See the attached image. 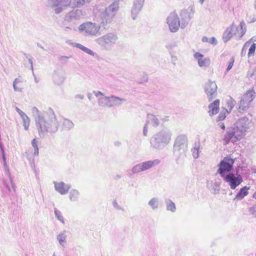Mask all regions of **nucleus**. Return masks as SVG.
I'll return each mask as SVG.
<instances>
[{"mask_svg":"<svg viewBox=\"0 0 256 256\" xmlns=\"http://www.w3.org/2000/svg\"><path fill=\"white\" fill-rule=\"evenodd\" d=\"M118 9V2H114L101 13V22L100 24L87 22L80 24L78 27L79 32L86 36H98L101 34V27L106 28V24L111 22L112 18Z\"/></svg>","mask_w":256,"mask_h":256,"instance_id":"f257e3e1","label":"nucleus"},{"mask_svg":"<svg viewBox=\"0 0 256 256\" xmlns=\"http://www.w3.org/2000/svg\"><path fill=\"white\" fill-rule=\"evenodd\" d=\"M32 111L40 138L44 137L46 132L55 133L58 131L59 123L52 108L41 112L34 106Z\"/></svg>","mask_w":256,"mask_h":256,"instance_id":"f03ea898","label":"nucleus"},{"mask_svg":"<svg viewBox=\"0 0 256 256\" xmlns=\"http://www.w3.org/2000/svg\"><path fill=\"white\" fill-rule=\"evenodd\" d=\"M252 124V120L248 118L244 117L238 119L232 132H228L224 135L223 138L224 144H228L230 141L235 142L244 138L249 132Z\"/></svg>","mask_w":256,"mask_h":256,"instance_id":"7ed1b4c3","label":"nucleus"},{"mask_svg":"<svg viewBox=\"0 0 256 256\" xmlns=\"http://www.w3.org/2000/svg\"><path fill=\"white\" fill-rule=\"evenodd\" d=\"M118 40V36L116 34L109 32L96 39L94 41L103 48L106 50L114 44Z\"/></svg>","mask_w":256,"mask_h":256,"instance_id":"20e7f679","label":"nucleus"},{"mask_svg":"<svg viewBox=\"0 0 256 256\" xmlns=\"http://www.w3.org/2000/svg\"><path fill=\"white\" fill-rule=\"evenodd\" d=\"M256 92L254 88L248 90L242 98L238 108L240 112H244L251 106L252 102L254 99Z\"/></svg>","mask_w":256,"mask_h":256,"instance_id":"39448f33","label":"nucleus"},{"mask_svg":"<svg viewBox=\"0 0 256 256\" xmlns=\"http://www.w3.org/2000/svg\"><path fill=\"white\" fill-rule=\"evenodd\" d=\"M70 0H48V4L56 14H59L70 4Z\"/></svg>","mask_w":256,"mask_h":256,"instance_id":"423d86ee","label":"nucleus"},{"mask_svg":"<svg viewBox=\"0 0 256 256\" xmlns=\"http://www.w3.org/2000/svg\"><path fill=\"white\" fill-rule=\"evenodd\" d=\"M167 23L172 32H176L180 27V22L177 14L171 12L167 18Z\"/></svg>","mask_w":256,"mask_h":256,"instance_id":"0eeeda50","label":"nucleus"},{"mask_svg":"<svg viewBox=\"0 0 256 256\" xmlns=\"http://www.w3.org/2000/svg\"><path fill=\"white\" fill-rule=\"evenodd\" d=\"M234 161L230 156L224 158L220 162L218 172L223 176L222 174L226 172H229L231 170Z\"/></svg>","mask_w":256,"mask_h":256,"instance_id":"6e6552de","label":"nucleus"},{"mask_svg":"<svg viewBox=\"0 0 256 256\" xmlns=\"http://www.w3.org/2000/svg\"><path fill=\"white\" fill-rule=\"evenodd\" d=\"M84 16L82 10L74 8L65 16L64 20L68 22H74L82 18Z\"/></svg>","mask_w":256,"mask_h":256,"instance_id":"1a4fd4ad","label":"nucleus"},{"mask_svg":"<svg viewBox=\"0 0 256 256\" xmlns=\"http://www.w3.org/2000/svg\"><path fill=\"white\" fill-rule=\"evenodd\" d=\"M225 180L230 183V187L232 189H235L242 182V177L238 175L236 177L233 174H229L225 178Z\"/></svg>","mask_w":256,"mask_h":256,"instance_id":"9d476101","label":"nucleus"},{"mask_svg":"<svg viewBox=\"0 0 256 256\" xmlns=\"http://www.w3.org/2000/svg\"><path fill=\"white\" fill-rule=\"evenodd\" d=\"M205 92L211 100L216 94L217 86L214 82H209L205 86Z\"/></svg>","mask_w":256,"mask_h":256,"instance_id":"9b49d317","label":"nucleus"},{"mask_svg":"<svg viewBox=\"0 0 256 256\" xmlns=\"http://www.w3.org/2000/svg\"><path fill=\"white\" fill-rule=\"evenodd\" d=\"M0 149L2 154V159L4 162V166L6 174L10 177V181L12 183V188L15 191V186L12 182V178L10 177V173L9 170V168L6 163V156L4 152V148L3 144L0 141Z\"/></svg>","mask_w":256,"mask_h":256,"instance_id":"f8f14e48","label":"nucleus"},{"mask_svg":"<svg viewBox=\"0 0 256 256\" xmlns=\"http://www.w3.org/2000/svg\"><path fill=\"white\" fill-rule=\"evenodd\" d=\"M144 0H136L132 10V16L133 20H136V15L142 8Z\"/></svg>","mask_w":256,"mask_h":256,"instance_id":"ddd939ff","label":"nucleus"},{"mask_svg":"<svg viewBox=\"0 0 256 256\" xmlns=\"http://www.w3.org/2000/svg\"><path fill=\"white\" fill-rule=\"evenodd\" d=\"M54 188L56 190L61 194H66L70 188V186L66 184L63 182H54Z\"/></svg>","mask_w":256,"mask_h":256,"instance_id":"4468645a","label":"nucleus"},{"mask_svg":"<svg viewBox=\"0 0 256 256\" xmlns=\"http://www.w3.org/2000/svg\"><path fill=\"white\" fill-rule=\"evenodd\" d=\"M194 58L198 60L199 66H208L210 64V60L208 58H204L202 54L199 52H196L194 55Z\"/></svg>","mask_w":256,"mask_h":256,"instance_id":"2eb2a0df","label":"nucleus"},{"mask_svg":"<svg viewBox=\"0 0 256 256\" xmlns=\"http://www.w3.org/2000/svg\"><path fill=\"white\" fill-rule=\"evenodd\" d=\"M220 100H216L208 106V113L210 116L218 114L219 110Z\"/></svg>","mask_w":256,"mask_h":256,"instance_id":"dca6fc26","label":"nucleus"},{"mask_svg":"<svg viewBox=\"0 0 256 256\" xmlns=\"http://www.w3.org/2000/svg\"><path fill=\"white\" fill-rule=\"evenodd\" d=\"M187 144L188 142L186 138L184 136H180L176 139L174 147L176 149L179 150L182 146V148H186Z\"/></svg>","mask_w":256,"mask_h":256,"instance_id":"f3484780","label":"nucleus"},{"mask_svg":"<svg viewBox=\"0 0 256 256\" xmlns=\"http://www.w3.org/2000/svg\"><path fill=\"white\" fill-rule=\"evenodd\" d=\"M53 81L54 82L58 85H60L63 84L64 78L63 76L62 72L55 70L53 74Z\"/></svg>","mask_w":256,"mask_h":256,"instance_id":"a211bd4d","label":"nucleus"},{"mask_svg":"<svg viewBox=\"0 0 256 256\" xmlns=\"http://www.w3.org/2000/svg\"><path fill=\"white\" fill-rule=\"evenodd\" d=\"M110 96H104L98 99V105L102 107L111 108Z\"/></svg>","mask_w":256,"mask_h":256,"instance_id":"6ab92c4d","label":"nucleus"},{"mask_svg":"<svg viewBox=\"0 0 256 256\" xmlns=\"http://www.w3.org/2000/svg\"><path fill=\"white\" fill-rule=\"evenodd\" d=\"M236 34L235 28L232 26L228 28L223 35V39L225 42L229 40L234 35Z\"/></svg>","mask_w":256,"mask_h":256,"instance_id":"aec40b11","label":"nucleus"},{"mask_svg":"<svg viewBox=\"0 0 256 256\" xmlns=\"http://www.w3.org/2000/svg\"><path fill=\"white\" fill-rule=\"evenodd\" d=\"M73 46L80 49V50H82L83 52H85L86 53L92 56H98L97 54H96V52H93L90 49L82 46V44H80L74 43V44H73Z\"/></svg>","mask_w":256,"mask_h":256,"instance_id":"412c9836","label":"nucleus"},{"mask_svg":"<svg viewBox=\"0 0 256 256\" xmlns=\"http://www.w3.org/2000/svg\"><path fill=\"white\" fill-rule=\"evenodd\" d=\"M249 190L250 187H248L246 186H244L240 188L239 192L236 195L235 199H237L238 200L242 199L244 196L248 194Z\"/></svg>","mask_w":256,"mask_h":256,"instance_id":"4be33fe9","label":"nucleus"},{"mask_svg":"<svg viewBox=\"0 0 256 256\" xmlns=\"http://www.w3.org/2000/svg\"><path fill=\"white\" fill-rule=\"evenodd\" d=\"M110 104H112L111 107L114 106H120L122 102H124L126 100L124 98H120V97L112 96H110Z\"/></svg>","mask_w":256,"mask_h":256,"instance_id":"5701e85b","label":"nucleus"},{"mask_svg":"<svg viewBox=\"0 0 256 256\" xmlns=\"http://www.w3.org/2000/svg\"><path fill=\"white\" fill-rule=\"evenodd\" d=\"M74 126V124L70 120L68 119H64L62 124V128L63 130H70Z\"/></svg>","mask_w":256,"mask_h":256,"instance_id":"b1692460","label":"nucleus"},{"mask_svg":"<svg viewBox=\"0 0 256 256\" xmlns=\"http://www.w3.org/2000/svg\"><path fill=\"white\" fill-rule=\"evenodd\" d=\"M66 236L65 234L64 231H63V232H60L57 236V240L59 242L60 244L62 246H64V244H66Z\"/></svg>","mask_w":256,"mask_h":256,"instance_id":"393cba45","label":"nucleus"},{"mask_svg":"<svg viewBox=\"0 0 256 256\" xmlns=\"http://www.w3.org/2000/svg\"><path fill=\"white\" fill-rule=\"evenodd\" d=\"M80 193L78 191L76 190H72L70 192V199L71 201H76L78 198Z\"/></svg>","mask_w":256,"mask_h":256,"instance_id":"a878e982","label":"nucleus"},{"mask_svg":"<svg viewBox=\"0 0 256 256\" xmlns=\"http://www.w3.org/2000/svg\"><path fill=\"white\" fill-rule=\"evenodd\" d=\"M143 170H144V162L135 166L132 170L133 174H137Z\"/></svg>","mask_w":256,"mask_h":256,"instance_id":"bb28decb","label":"nucleus"},{"mask_svg":"<svg viewBox=\"0 0 256 256\" xmlns=\"http://www.w3.org/2000/svg\"><path fill=\"white\" fill-rule=\"evenodd\" d=\"M23 121V125L24 128V130H27L28 129L30 124V119L28 116L26 114L24 115V117L22 118Z\"/></svg>","mask_w":256,"mask_h":256,"instance_id":"cd10ccee","label":"nucleus"},{"mask_svg":"<svg viewBox=\"0 0 256 256\" xmlns=\"http://www.w3.org/2000/svg\"><path fill=\"white\" fill-rule=\"evenodd\" d=\"M228 113V112L226 108H222V111H221L220 113V114L218 115V120L222 121V120H224L226 118V114Z\"/></svg>","mask_w":256,"mask_h":256,"instance_id":"c85d7f7f","label":"nucleus"},{"mask_svg":"<svg viewBox=\"0 0 256 256\" xmlns=\"http://www.w3.org/2000/svg\"><path fill=\"white\" fill-rule=\"evenodd\" d=\"M54 214L56 217L57 218L58 220H59L60 222H62V224L64 223V217L62 216L61 212L58 210L57 208H54Z\"/></svg>","mask_w":256,"mask_h":256,"instance_id":"c756f323","label":"nucleus"},{"mask_svg":"<svg viewBox=\"0 0 256 256\" xmlns=\"http://www.w3.org/2000/svg\"><path fill=\"white\" fill-rule=\"evenodd\" d=\"M32 145L34 148V156L38 155V142L36 139H33L32 141Z\"/></svg>","mask_w":256,"mask_h":256,"instance_id":"7c9ffc66","label":"nucleus"},{"mask_svg":"<svg viewBox=\"0 0 256 256\" xmlns=\"http://www.w3.org/2000/svg\"><path fill=\"white\" fill-rule=\"evenodd\" d=\"M256 48V44L254 43L252 44L248 50V56L250 57L252 56H253L254 54L255 50Z\"/></svg>","mask_w":256,"mask_h":256,"instance_id":"2f4dec72","label":"nucleus"},{"mask_svg":"<svg viewBox=\"0 0 256 256\" xmlns=\"http://www.w3.org/2000/svg\"><path fill=\"white\" fill-rule=\"evenodd\" d=\"M24 56L25 58H27L28 60V62L30 64V68L32 71V72L34 73V68H33V64H32V56L30 54H27L26 53L24 52Z\"/></svg>","mask_w":256,"mask_h":256,"instance_id":"473e14b6","label":"nucleus"},{"mask_svg":"<svg viewBox=\"0 0 256 256\" xmlns=\"http://www.w3.org/2000/svg\"><path fill=\"white\" fill-rule=\"evenodd\" d=\"M149 204L153 208H155L158 207V202L157 199L156 198H152L150 202H149Z\"/></svg>","mask_w":256,"mask_h":256,"instance_id":"72a5a7b5","label":"nucleus"},{"mask_svg":"<svg viewBox=\"0 0 256 256\" xmlns=\"http://www.w3.org/2000/svg\"><path fill=\"white\" fill-rule=\"evenodd\" d=\"M176 206L174 202H170L167 204V210L172 212H174L176 210Z\"/></svg>","mask_w":256,"mask_h":256,"instance_id":"f704fd0d","label":"nucleus"},{"mask_svg":"<svg viewBox=\"0 0 256 256\" xmlns=\"http://www.w3.org/2000/svg\"><path fill=\"white\" fill-rule=\"evenodd\" d=\"M234 58H232L230 61L228 62V66L226 71H228L230 70H231V68H232V67L234 66Z\"/></svg>","mask_w":256,"mask_h":256,"instance_id":"c9c22d12","label":"nucleus"},{"mask_svg":"<svg viewBox=\"0 0 256 256\" xmlns=\"http://www.w3.org/2000/svg\"><path fill=\"white\" fill-rule=\"evenodd\" d=\"M86 2V0H76V6L77 7H80L83 6Z\"/></svg>","mask_w":256,"mask_h":256,"instance_id":"e433bc0d","label":"nucleus"},{"mask_svg":"<svg viewBox=\"0 0 256 256\" xmlns=\"http://www.w3.org/2000/svg\"><path fill=\"white\" fill-rule=\"evenodd\" d=\"M16 112L18 113V114L20 115L21 118L22 117H24V115H26V114L23 112L22 110H21L19 108H18V107H16Z\"/></svg>","mask_w":256,"mask_h":256,"instance_id":"4c0bfd02","label":"nucleus"},{"mask_svg":"<svg viewBox=\"0 0 256 256\" xmlns=\"http://www.w3.org/2000/svg\"><path fill=\"white\" fill-rule=\"evenodd\" d=\"M113 206L117 210H123V209L118 204L116 200L113 202Z\"/></svg>","mask_w":256,"mask_h":256,"instance_id":"58836bf2","label":"nucleus"},{"mask_svg":"<svg viewBox=\"0 0 256 256\" xmlns=\"http://www.w3.org/2000/svg\"><path fill=\"white\" fill-rule=\"evenodd\" d=\"M93 93L94 94L95 96H96V97H98L99 96H104V94L102 92H101L100 91H94L93 92Z\"/></svg>","mask_w":256,"mask_h":256,"instance_id":"ea45409f","label":"nucleus"},{"mask_svg":"<svg viewBox=\"0 0 256 256\" xmlns=\"http://www.w3.org/2000/svg\"><path fill=\"white\" fill-rule=\"evenodd\" d=\"M153 162H145V169L148 168L152 165Z\"/></svg>","mask_w":256,"mask_h":256,"instance_id":"a19ab883","label":"nucleus"},{"mask_svg":"<svg viewBox=\"0 0 256 256\" xmlns=\"http://www.w3.org/2000/svg\"><path fill=\"white\" fill-rule=\"evenodd\" d=\"M71 58V56H61L59 59L61 61H62L63 60H68L69 58Z\"/></svg>","mask_w":256,"mask_h":256,"instance_id":"79ce46f5","label":"nucleus"},{"mask_svg":"<svg viewBox=\"0 0 256 256\" xmlns=\"http://www.w3.org/2000/svg\"><path fill=\"white\" fill-rule=\"evenodd\" d=\"M13 87H14V90L16 92H21L22 91V90L20 88H18L16 86V84H14V82H13Z\"/></svg>","mask_w":256,"mask_h":256,"instance_id":"37998d69","label":"nucleus"},{"mask_svg":"<svg viewBox=\"0 0 256 256\" xmlns=\"http://www.w3.org/2000/svg\"><path fill=\"white\" fill-rule=\"evenodd\" d=\"M36 44H37V46H38V47H39L40 48H41V49H42V50H46V49H45V48H44V47L41 45V44H40L39 42H38Z\"/></svg>","mask_w":256,"mask_h":256,"instance_id":"c03bdc74","label":"nucleus"},{"mask_svg":"<svg viewBox=\"0 0 256 256\" xmlns=\"http://www.w3.org/2000/svg\"><path fill=\"white\" fill-rule=\"evenodd\" d=\"M235 102L234 100H231L230 101V104H231V105L230 106V109L231 110L232 108L234 107V103Z\"/></svg>","mask_w":256,"mask_h":256,"instance_id":"a18cd8bd","label":"nucleus"},{"mask_svg":"<svg viewBox=\"0 0 256 256\" xmlns=\"http://www.w3.org/2000/svg\"><path fill=\"white\" fill-rule=\"evenodd\" d=\"M76 98H80V99H83L84 96L83 95H80V94H77L76 96Z\"/></svg>","mask_w":256,"mask_h":256,"instance_id":"49530a36","label":"nucleus"},{"mask_svg":"<svg viewBox=\"0 0 256 256\" xmlns=\"http://www.w3.org/2000/svg\"><path fill=\"white\" fill-rule=\"evenodd\" d=\"M4 184L5 185L6 187V188L9 190V191H10V186H8V185L5 182H4Z\"/></svg>","mask_w":256,"mask_h":256,"instance_id":"de8ad7c7","label":"nucleus"},{"mask_svg":"<svg viewBox=\"0 0 256 256\" xmlns=\"http://www.w3.org/2000/svg\"><path fill=\"white\" fill-rule=\"evenodd\" d=\"M220 128H222L223 130H224V128H225V126H224V123H220Z\"/></svg>","mask_w":256,"mask_h":256,"instance_id":"09e8293b","label":"nucleus"},{"mask_svg":"<svg viewBox=\"0 0 256 256\" xmlns=\"http://www.w3.org/2000/svg\"><path fill=\"white\" fill-rule=\"evenodd\" d=\"M120 178H121L120 175V174H116V175L114 176V179H115V180H117L120 179Z\"/></svg>","mask_w":256,"mask_h":256,"instance_id":"8fccbe9b","label":"nucleus"},{"mask_svg":"<svg viewBox=\"0 0 256 256\" xmlns=\"http://www.w3.org/2000/svg\"><path fill=\"white\" fill-rule=\"evenodd\" d=\"M244 26V22H242L240 24V29L242 30L243 26Z\"/></svg>","mask_w":256,"mask_h":256,"instance_id":"3c124183","label":"nucleus"},{"mask_svg":"<svg viewBox=\"0 0 256 256\" xmlns=\"http://www.w3.org/2000/svg\"><path fill=\"white\" fill-rule=\"evenodd\" d=\"M88 98L89 99V100H92V94L90 93H88Z\"/></svg>","mask_w":256,"mask_h":256,"instance_id":"603ef678","label":"nucleus"},{"mask_svg":"<svg viewBox=\"0 0 256 256\" xmlns=\"http://www.w3.org/2000/svg\"><path fill=\"white\" fill-rule=\"evenodd\" d=\"M252 197L256 199V191L254 192V194H253V196H252Z\"/></svg>","mask_w":256,"mask_h":256,"instance_id":"864d4df0","label":"nucleus"},{"mask_svg":"<svg viewBox=\"0 0 256 256\" xmlns=\"http://www.w3.org/2000/svg\"><path fill=\"white\" fill-rule=\"evenodd\" d=\"M14 82V84H16V83L18 82V79L17 78L15 79Z\"/></svg>","mask_w":256,"mask_h":256,"instance_id":"5fc2aeb1","label":"nucleus"},{"mask_svg":"<svg viewBox=\"0 0 256 256\" xmlns=\"http://www.w3.org/2000/svg\"><path fill=\"white\" fill-rule=\"evenodd\" d=\"M244 34V30H242V32L241 33L240 36H242Z\"/></svg>","mask_w":256,"mask_h":256,"instance_id":"6e6d98bb","label":"nucleus"},{"mask_svg":"<svg viewBox=\"0 0 256 256\" xmlns=\"http://www.w3.org/2000/svg\"><path fill=\"white\" fill-rule=\"evenodd\" d=\"M204 0H199L201 4H202Z\"/></svg>","mask_w":256,"mask_h":256,"instance_id":"4d7b16f0","label":"nucleus"},{"mask_svg":"<svg viewBox=\"0 0 256 256\" xmlns=\"http://www.w3.org/2000/svg\"><path fill=\"white\" fill-rule=\"evenodd\" d=\"M120 143L119 142H115V145L118 146Z\"/></svg>","mask_w":256,"mask_h":256,"instance_id":"13d9d810","label":"nucleus"},{"mask_svg":"<svg viewBox=\"0 0 256 256\" xmlns=\"http://www.w3.org/2000/svg\"><path fill=\"white\" fill-rule=\"evenodd\" d=\"M254 7L256 8V2H255V3H254Z\"/></svg>","mask_w":256,"mask_h":256,"instance_id":"bf43d9fd","label":"nucleus"},{"mask_svg":"<svg viewBox=\"0 0 256 256\" xmlns=\"http://www.w3.org/2000/svg\"><path fill=\"white\" fill-rule=\"evenodd\" d=\"M52 256H56L55 252L54 253Z\"/></svg>","mask_w":256,"mask_h":256,"instance_id":"052dcab7","label":"nucleus"},{"mask_svg":"<svg viewBox=\"0 0 256 256\" xmlns=\"http://www.w3.org/2000/svg\"><path fill=\"white\" fill-rule=\"evenodd\" d=\"M35 80L36 81V82H38L37 80H36V78H35Z\"/></svg>","mask_w":256,"mask_h":256,"instance_id":"680f3d73","label":"nucleus"},{"mask_svg":"<svg viewBox=\"0 0 256 256\" xmlns=\"http://www.w3.org/2000/svg\"><path fill=\"white\" fill-rule=\"evenodd\" d=\"M35 80L36 81V82H38L37 80H36V78H35Z\"/></svg>","mask_w":256,"mask_h":256,"instance_id":"e2e57ef3","label":"nucleus"},{"mask_svg":"<svg viewBox=\"0 0 256 256\" xmlns=\"http://www.w3.org/2000/svg\"><path fill=\"white\" fill-rule=\"evenodd\" d=\"M144 128H143V132L144 133Z\"/></svg>","mask_w":256,"mask_h":256,"instance_id":"0e129e2a","label":"nucleus"},{"mask_svg":"<svg viewBox=\"0 0 256 256\" xmlns=\"http://www.w3.org/2000/svg\"><path fill=\"white\" fill-rule=\"evenodd\" d=\"M212 40H215V38H212Z\"/></svg>","mask_w":256,"mask_h":256,"instance_id":"69168bd1","label":"nucleus"},{"mask_svg":"<svg viewBox=\"0 0 256 256\" xmlns=\"http://www.w3.org/2000/svg\"><path fill=\"white\" fill-rule=\"evenodd\" d=\"M66 28H70L69 27H66Z\"/></svg>","mask_w":256,"mask_h":256,"instance_id":"338daca9","label":"nucleus"}]
</instances>
